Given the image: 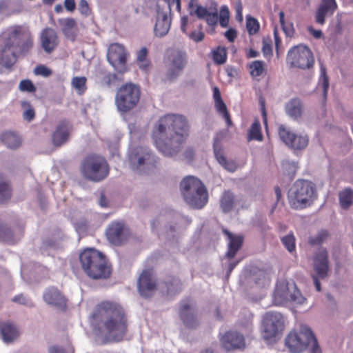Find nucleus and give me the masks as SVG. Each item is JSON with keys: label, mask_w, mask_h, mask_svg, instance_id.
<instances>
[{"label": "nucleus", "mask_w": 353, "mask_h": 353, "mask_svg": "<svg viewBox=\"0 0 353 353\" xmlns=\"http://www.w3.org/2000/svg\"><path fill=\"white\" fill-rule=\"evenodd\" d=\"M312 330L299 323L288 333V350L291 353H301L306 350L314 336Z\"/></svg>", "instance_id": "obj_9"}, {"label": "nucleus", "mask_w": 353, "mask_h": 353, "mask_svg": "<svg viewBox=\"0 0 353 353\" xmlns=\"http://www.w3.org/2000/svg\"><path fill=\"white\" fill-rule=\"evenodd\" d=\"M336 8L337 5L335 0H321L316 12V22L323 25L325 23L326 16L332 15Z\"/></svg>", "instance_id": "obj_25"}, {"label": "nucleus", "mask_w": 353, "mask_h": 353, "mask_svg": "<svg viewBox=\"0 0 353 353\" xmlns=\"http://www.w3.org/2000/svg\"><path fill=\"white\" fill-rule=\"evenodd\" d=\"M329 236L327 230H321L316 235L309 238V243L312 245H318L323 243Z\"/></svg>", "instance_id": "obj_45"}, {"label": "nucleus", "mask_w": 353, "mask_h": 353, "mask_svg": "<svg viewBox=\"0 0 353 353\" xmlns=\"http://www.w3.org/2000/svg\"><path fill=\"white\" fill-rule=\"evenodd\" d=\"M108 241L114 245H121L125 240L127 228L122 221H112L105 231Z\"/></svg>", "instance_id": "obj_18"}, {"label": "nucleus", "mask_w": 353, "mask_h": 353, "mask_svg": "<svg viewBox=\"0 0 353 353\" xmlns=\"http://www.w3.org/2000/svg\"><path fill=\"white\" fill-rule=\"evenodd\" d=\"M290 205L294 209H303L310 206L317 197L316 185L312 181L299 179L292 185Z\"/></svg>", "instance_id": "obj_5"}, {"label": "nucleus", "mask_w": 353, "mask_h": 353, "mask_svg": "<svg viewBox=\"0 0 353 353\" xmlns=\"http://www.w3.org/2000/svg\"><path fill=\"white\" fill-rule=\"evenodd\" d=\"M39 40L41 48L48 54L52 53L59 43L57 33L51 28H46L41 31Z\"/></svg>", "instance_id": "obj_21"}, {"label": "nucleus", "mask_w": 353, "mask_h": 353, "mask_svg": "<svg viewBox=\"0 0 353 353\" xmlns=\"http://www.w3.org/2000/svg\"><path fill=\"white\" fill-rule=\"evenodd\" d=\"M12 196V188L8 181L0 179V203L8 201Z\"/></svg>", "instance_id": "obj_42"}, {"label": "nucleus", "mask_w": 353, "mask_h": 353, "mask_svg": "<svg viewBox=\"0 0 353 353\" xmlns=\"http://www.w3.org/2000/svg\"><path fill=\"white\" fill-rule=\"evenodd\" d=\"M79 10L81 14L85 16H88L90 14L91 10L86 0L80 1L79 3Z\"/></svg>", "instance_id": "obj_55"}, {"label": "nucleus", "mask_w": 353, "mask_h": 353, "mask_svg": "<svg viewBox=\"0 0 353 353\" xmlns=\"http://www.w3.org/2000/svg\"><path fill=\"white\" fill-rule=\"evenodd\" d=\"M214 106L218 112L223 118L225 119L228 127H230L232 125V122L230 118V113L227 109L226 105L223 100L214 102Z\"/></svg>", "instance_id": "obj_43"}, {"label": "nucleus", "mask_w": 353, "mask_h": 353, "mask_svg": "<svg viewBox=\"0 0 353 353\" xmlns=\"http://www.w3.org/2000/svg\"><path fill=\"white\" fill-rule=\"evenodd\" d=\"M43 297L45 302L48 305H54L61 309L66 307V299L57 288L50 287L46 289Z\"/></svg>", "instance_id": "obj_23"}, {"label": "nucleus", "mask_w": 353, "mask_h": 353, "mask_svg": "<svg viewBox=\"0 0 353 353\" xmlns=\"http://www.w3.org/2000/svg\"><path fill=\"white\" fill-rule=\"evenodd\" d=\"M321 72L323 79V98L326 99L329 88V79L326 74V69L323 64L321 65Z\"/></svg>", "instance_id": "obj_50"}, {"label": "nucleus", "mask_w": 353, "mask_h": 353, "mask_svg": "<svg viewBox=\"0 0 353 353\" xmlns=\"http://www.w3.org/2000/svg\"><path fill=\"white\" fill-rule=\"evenodd\" d=\"M128 52L124 46L114 43L109 46L107 52V59L110 64L120 73L127 70L126 62Z\"/></svg>", "instance_id": "obj_12"}, {"label": "nucleus", "mask_w": 353, "mask_h": 353, "mask_svg": "<svg viewBox=\"0 0 353 353\" xmlns=\"http://www.w3.org/2000/svg\"><path fill=\"white\" fill-rule=\"evenodd\" d=\"M87 79L85 77H74L72 79V87L75 89L79 95H82L87 90Z\"/></svg>", "instance_id": "obj_40"}, {"label": "nucleus", "mask_w": 353, "mask_h": 353, "mask_svg": "<svg viewBox=\"0 0 353 353\" xmlns=\"http://www.w3.org/2000/svg\"><path fill=\"white\" fill-rule=\"evenodd\" d=\"M223 233L229 240L226 256L232 259L242 247L244 237L241 234H233L227 230H223Z\"/></svg>", "instance_id": "obj_26"}, {"label": "nucleus", "mask_w": 353, "mask_h": 353, "mask_svg": "<svg viewBox=\"0 0 353 353\" xmlns=\"http://www.w3.org/2000/svg\"><path fill=\"white\" fill-rule=\"evenodd\" d=\"M291 67L300 69H310L313 67L314 59L312 51L304 45H298L288 51Z\"/></svg>", "instance_id": "obj_10"}, {"label": "nucleus", "mask_w": 353, "mask_h": 353, "mask_svg": "<svg viewBox=\"0 0 353 353\" xmlns=\"http://www.w3.org/2000/svg\"><path fill=\"white\" fill-rule=\"evenodd\" d=\"M137 286L141 296L143 297H149L154 293L157 283L152 269L143 270L138 279Z\"/></svg>", "instance_id": "obj_16"}, {"label": "nucleus", "mask_w": 353, "mask_h": 353, "mask_svg": "<svg viewBox=\"0 0 353 353\" xmlns=\"http://www.w3.org/2000/svg\"><path fill=\"white\" fill-rule=\"evenodd\" d=\"M184 157L188 161H192L194 157V150L192 148H188L184 152Z\"/></svg>", "instance_id": "obj_61"}, {"label": "nucleus", "mask_w": 353, "mask_h": 353, "mask_svg": "<svg viewBox=\"0 0 353 353\" xmlns=\"http://www.w3.org/2000/svg\"><path fill=\"white\" fill-rule=\"evenodd\" d=\"M264 64L262 61H254L250 65V74L252 77H259L264 71Z\"/></svg>", "instance_id": "obj_46"}, {"label": "nucleus", "mask_w": 353, "mask_h": 353, "mask_svg": "<svg viewBox=\"0 0 353 353\" xmlns=\"http://www.w3.org/2000/svg\"><path fill=\"white\" fill-rule=\"evenodd\" d=\"M188 136L189 125L186 118L174 114L161 117L152 134L156 148L165 157L176 155Z\"/></svg>", "instance_id": "obj_1"}, {"label": "nucleus", "mask_w": 353, "mask_h": 353, "mask_svg": "<svg viewBox=\"0 0 353 353\" xmlns=\"http://www.w3.org/2000/svg\"><path fill=\"white\" fill-rule=\"evenodd\" d=\"M140 97L139 86L132 83H126L117 91L115 104L119 112L126 113L138 105Z\"/></svg>", "instance_id": "obj_8"}, {"label": "nucleus", "mask_w": 353, "mask_h": 353, "mask_svg": "<svg viewBox=\"0 0 353 353\" xmlns=\"http://www.w3.org/2000/svg\"><path fill=\"white\" fill-rule=\"evenodd\" d=\"M259 23L255 18L252 17L247 18L246 28L250 35L256 34L259 30Z\"/></svg>", "instance_id": "obj_47"}, {"label": "nucleus", "mask_w": 353, "mask_h": 353, "mask_svg": "<svg viewBox=\"0 0 353 353\" xmlns=\"http://www.w3.org/2000/svg\"><path fill=\"white\" fill-rule=\"evenodd\" d=\"M287 303V292L281 285H276L274 292V303L276 305H284Z\"/></svg>", "instance_id": "obj_41"}, {"label": "nucleus", "mask_w": 353, "mask_h": 353, "mask_svg": "<svg viewBox=\"0 0 353 353\" xmlns=\"http://www.w3.org/2000/svg\"><path fill=\"white\" fill-rule=\"evenodd\" d=\"M163 285L165 288V292L168 295H175L182 290L181 280L175 276H168L164 281Z\"/></svg>", "instance_id": "obj_32"}, {"label": "nucleus", "mask_w": 353, "mask_h": 353, "mask_svg": "<svg viewBox=\"0 0 353 353\" xmlns=\"http://www.w3.org/2000/svg\"><path fill=\"white\" fill-rule=\"evenodd\" d=\"M225 36L230 42H233L236 37V32L233 29H229L225 32Z\"/></svg>", "instance_id": "obj_64"}, {"label": "nucleus", "mask_w": 353, "mask_h": 353, "mask_svg": "<svg viewBox=\"0 0 353 353\" xmlns=\"http://www.w3.org/2000/svg\"><path fill=\"white\" fill-rule=\"evenodd\" d=\"M208 25L213 26L215 25L218 21V13L215 11L213 13H210V12L204 18Z\"/></svg>", "instance_id": "obj_57"}, {"label": "nucleus", "mask_w": 353, "mask_h": 353, "mask_svg": "<svg viewBox=\"0 0 353 353\" xmlns=\"http://www.w3.org/2000/svg\"><path fill=\"white\" fill-rule=\"evenodd\" d=\"M148 50L147 48H141L137 53V62L139 68L147 71L150 67V61L147 59Z\"/></svg>", "instance_id": "obj_35"}, {"label": "nucleus", "mask_w": 353, "mask_h": 353, "mask_svg": "<svg viewBox=\"0 0 353 353\" xmlns=\"http://www.w3.org/2000/svg\"><path fill=\"white\" fill-rule=\"evenodd\" d=\"M274 40H275L276 52L277 56L279 57V48H280V46L281 45V39L279 36V32H278V30H277L276 27H275L274 28Z\"/></svg>", "instance_id": "obj_58"}, {"label": "nucleus", "mask_w": 353, "mask_h": 353, "mask_svg": "<svg viewBox=\"0 0 353 353\" xmlns=\"http://www.w3.org/2000/svg\"><path fill=\"white\" fill-rule=\"evenodd\" d=\"M181 29L186 34L190 39L195 42H200L204 39L203 26L201 23L197 24L196 21H188V17H182L181 19Z\"/></svg>", "instance_id": "obj_19"}, {"label": "nucleus", "mask_w": 353, "mask_h": 353, "mask_svg": "<svg viewBox=\"0 0 353 353\" xmlns=\"http://www.w3.org/2000/svg\"><path fill=\"white\" fill-rule=\"evenodd\" d=\"M221 342L223 347L228 351L245 347L243 336L236 332H227L221 339Z\"/></svg>", "instance_id": "obj_22"}, {"label": "nucleus", "mask_w": 353, "mask_h": 353, "mask_svg": "<svg viewBox=\"0 0 353 353\" xmlns=\"http://www.w3.org/2000/svg\"><path fill=\"white\" fill-rule=\"evenodd\" d=\"M11 35L16 41L14 47L19 53H28L33 48L34 37L28 28L16 26L14 27Z\"/></svg>", "instance_id": "obj_11"}, {"label": "nucleus", "mask_w": 353, "mask_h": 353, "mask_svg": "<svg viewBox=\"0 0 353 353\" xmlns=\"http://www.w3.org/2000/svg\"><path fill=\"white\" fill-rule=\"evenodd\" d=\"M304 110V105L299 98H294L290 100L288 103V115L297 120L301 117Z\"/></svg>", "instance_id": "obj_33"}, {"label": "nucleus", "mask_w": 353, "mask_h": 353, "mask_svg": "<svg viewBox=\"0 0 353 353\" xmlns=\"http://www.w3.org/2000/svg\"><path fill=\"white\" fill-rule=\"evenodd\" d=\"M82 270L94 280L107 279L112 274V265L102 252L94 249L84 250L79 256Z\"/></svg>", "instance_id": "obj_3"}, {"label": "nucleus", "mask_w": 353, "mask_h": 353, "mask_svg": "<svg viewBox=\"0 0 353 353\" xmlns=\"http://www.w3.org/2000/svg\"><path fill=\"white\" fill-rule=\"evenodd\" d=\"M72 130V125L69 121L66 120L60 121L52 134L53 145L54 147H61L65 144L69 140Z\"/></svg>", "instance_id": "obj_20"}, {"label": "nucleus", "mask_w": 353, "mask_h": 353, "mask_svg": "<svg viewBox=\"0 0 353 353\" xmlns=\"http://www.w3.org/2000/svg\"><path fill=\"white\" fill-rule=\"evenodd\" d=\"M339 201L342 208L347 210L353 204V190L346 188L339 193Z\"/></svg>", "instance_id": "obj_38"}, {"label": "nucleus", "mask_w": 353, "mask_h": 353, "mask_svg": "<svg viewBox=\"0 0 353 353\" xmlns=\"http://www.w3.org/2000/svg\"><path fill=\"white\" fill-rule=\"evenodd\" d=\"M64 6L68 11L73 12L76 8L74 0H65Z\"/></svg>", "instance_id": "obj_62"}, {"label": "nucleus", "mask_w": 353, "mask_h": 353, "mask_svg": "<svg viewBox=\"0 0 353 353\" xmlns=\"http://www.w3.org/2000/svg\"><path fill=\"white\" fill-rule=\"evenodd\" d=\"M308 137L288 132V147L295 153L304 150L308 145Z\"/></svg>", "instance_id": "obj_28"}, {"label": "nucleus", "mask_w": 353, "mask_h": 353, "mask_svg": "<svg viewBox=\"0 0 353 353\" xmlns=\"http://www.w3.org/2000/svg\"><path fill=\"white\" fill-rule=\"evenodd\" d=\"M80 171L85 179L99 182L108 176L110 168L105 158L91 154L81 161Z\"/></svg>", "instance_id": "obj_6"}, {"label": "nucleus", "mask_w": 353, "mask_h": 353, "mask_svg": "<svg viewBox=\"0 0 353 353\" xmlns=\"http://www.w3.org/2000/svg\"><path fill=\"white\" fill-rule=\"evenodd\" d=\"M34 73L37 75L48 77L51 75L52 70L43 65H40L35 68Z\"/></svg>", "instance_id": "obj_53"}, {"label": "nucleus", "mask_w": 353, "mask_h": 353, "mask_svg": "<svg viewBox=\"0 0 353 353\" xmlns=\"http://www.w3.org/2000/svg\"><path fill=\"white\" fill-rule=\"evenodd\" d=\"M279 134L282 141L287 144V130L283 125H281L279 128Z\"/></svg>", "instance_id": "obj_63"}, {"label": "nucleus", "mask_w": 353, "mask_h": 353, "mask_svg": "<svg viewBox=\"0 0 353 353\" xmlns=\"http://www.w3.org/2000/svg\"><path fill=\"white\" fill-rule=\"evenodd\" d=\"M212 56L214 62L217 65L225 63L227 60V50L225 47L218 46L212 50Z\"/></svg>", "instance_id": "obj_39"}, {"label": "nucleus", "mask_w": 353, "mask_h": 353, "mask_svg": "<svg viewBox=\"0 0 353 353\" xmlns=\"http://www.w3.org/2000/svg\"><path fill=\"white\" fill-rule=\"evenodd\" d=\"M188 10L191 15H196L199 19H204L208 14L207 8L197 3V0H190L188 3Z\"/></svg>", "instance_id": "obj_34"}, {"label": "nucleus", "mask_w": 353, "mask_h": 353, "mask_svg": "<svg viewBox=\"0 0 353 353\" xmlns=\"http://www.w3.org/2000/svg\"><path fill=\"white\" fill-rule=\"evenodd\" d=\"M310 343H312V346L309 349V353H322L321 347L314 334L310 339Z\"/></svg>", "instance_id": "obj_56"}, {"label": "nucleus", "mask_w": 353, "mask_h": 353, "mask_svg": "<svg viewBox=\"0 0 353 353\" xmlns=\"http://www.w3.org/2000/svg\"><path fill=\"white\" fill-rule=\"evenodd\" d=\"M136 150V152H132L130 156V162L134 167L139 168L144 164L153 163V155L150 150L140 147L137 148Z\"/></svg>", "instance_id": "obj_24"}, {"label": "nucleus", "mask_w": 353, "mask_h": 353, "mask_svg": "<svg viewBox=\"0 0 353 353\" xmlns=\"http://www.w3.org/2000/svg\"><path fill=\"white\" fill-rule=\"evenodd\" d=\"M229 10L226 6H223L220 10L219 22L222 26H225L229 20Z\"/></svg>", "instance_id": "obj_51"}, {"label": "nucleus", "mask_w": 353, "mask_h": 353, "mask_svg": "<svg viewBox=\"0 0 353 353\" xmlns=\"http://www.w3.org/2000/svg\"><path fill=\"white\" fill-rule=\"evenodd\" d=\"M187 56L185 52L174 51L168 57L167 63L166 77L168 80L172 81L177 78L182 72L187 64Z\"/></svg>", "instance_id": "obj_14"}, {"label": "nucleus", "mask_w": 353, "mask_h": 353, "mask_svg": "<svg viewBox=\"0 0 353 353\" xmlns=\"http://www.w3.org/2000/svg\"><path fill=\"white\" fill-rule=\"evenodd\" d=\"M35 116L34 110L33 108H30L27 109L23 113V118L27 121H31Z\"/></svg>", "instance_id": "obj_60"}, {"label": "nucleus", "mask_w": 353, "mask_h": 353, "mask_svg": "<svg viewBox=\"0 0 353 353\" xmlns=\"http://www.w3.org/2000/svg\"><path fill=\"white\" fill-rule=\"evenodd\" d=\"M117 79V74L108 72L107 74H105L104 76L103 77L102 83L108 87H110L112 85V83H114L116 81Z\"/></svg>", "instance_id": "obj_54"}, {"label": "nucleus", "mask_w": 353, "mask_h": 353, "mask_svg": "<svg viewBox=\"0 0 353 353\" xmlns=\"http://www.w3.org/2000/svg\"><path fill=\"white\" fill-rule=\"evenodd\" d=\"M214 152L217 161L226 170L234 172L236 165L233 161H228L224 156L223 150L219 141L215 140L213 145Z\"/></svg>", "instance_id": "obj_30"}, {"label": "nucleus", "mask_w": 353, "mask_h": 353, "mask_svg": "<svg viewBox=\"0 0 353 353\" xmlns=\"http://www.w3.org/2000/svg\"><path fill=\"white\" fill-rule=\"evenodd\" d=\"M0 139L1 142L8 148L16 149L21 143V138L14 132L7 131L1 134Z\"/></svg>", "instance_id": "obj_31"}, {"label": "nucleus", "mask_w": 353, "mask_h": 353, "mask_svg": "<svg viewBox=\"0 0 353 353\" xmlns=\"http://www.w3.org/2000/svg\"><path fill=\"white\" fill-rule=\"evenodd\" d=\"M289 292L288 307L294 314V319H296L298 313H303L309 310V307L305 305L307 299L302 294L295 283H293L292 289Z\"/></svg>", "instance_id": "obj_15"}, {"label": "nucleus", "mask_w": 353, "mask_h": 353, "mask_svg": "<svg viewBox=\"0 0 353 353\" xmlns=\"http://www.w3.org/2000/svg\"><path fill=\"white\" fill-rule=\"evenodd\" d=\"M234 198L233 194L230 191H226L221 196L220 205L224 212H228L233 208Z\"/></svg>", "instance_id": "obj_36"}, {"label": "nucleus", "mask_w": 353, "mask_h": 353, "mask_svg": "<svg viewBox=\"0 0 353 353\" xmlns=\"http://www.w3.org/2000/svg\"><path fill=\"white\" fill-rule=\"evenodd\" d=\"M12 301L14 303H19V304H21V305H28V299H26V297L23 294H18V295H16L14 296Z\"/></svg>", "instance_id": "obj_59"}, {"label": "nucleus", "mask_w": 353, "mask_h": 353, "mask_svg": "<svg viewBox=\"0 0 353 353\" xmlns=\"http://www.w3.org/2000/svg\"><path fill=\"white\" fill-rule=\"evenodd\" d=\"M0 333L6 343L14 341L19 336L17 327L10 321L0 323Z\"/></svg>", "instance_id": "obj_29"}, {"label": "nucleus", "mask_w": 353, "mask_h": 353, "mask_svg": "<svg viewBox=\"0 0 353 353\" xmlns=\"http://www.w3.org/2000/svg\"><path fill=\"white\" fill-rule=\"evenodd\" d=\"M179 315L183 325L188 328H195L199 325L196 312V305L190 298L181 301L179 307Z\"/></svg>", "instance_id": "obj_13"}, {"label": "nucleus", "mask_w": 353, "mask_h": 353, "mask_svg": "<svg viewBox=\"0 0 353 353\" xmlns=\"http://www.w3.org/2000/svg\"><path fill=\"white\" fill-rule=\"evenodd\" d=\"M262 52L265 57H270L272 56V41L270 39L263 40Z\"/></svg>", "instance_id": "obj_52"}, {"label": "nucleus", "mask_w": 353, "mask_h": 353, "mask_svg": "<svg viewBox=\"0 0 353 353\" xmlns=\"http://www.w3.org/2000/svg\"><path fill=\"white\" fill-rule=\"evenodd\" d=\"M92 319L101 332L114 339L122 338L128 331L125 310L115 301H103L97 304L92 314Z\"/></svg>", "instance_id": "obj_2"}, {"label": "nucleus", "mask_w": 353, "mask_h": 353, "mask_svg": "<svg viewBox=\"0 0 353 353\" xmlns=\"http://www.w3.org/2000/svg\"><path fill=\"white\" fill-rule=\"evenodd\" d=\"M60 24L62 26V32L66 37H70L72 30L76 27V21L72 18H67L61 20Z\"/></svg>", "instance_id": "obj_44"}, {"label": "nucleus", "mask_w": 353, "mask_h": 353, "mask_svg": "<svg viewBox=\"0 0 353 353\" xmlns=\"http://www.w3.org/2000/svg\"><path fill=\"white\" fill-rule=\"evenodd\" d=\"M312 269L314 273L321 279H325L328 276L330 270L328 252L326 249L321 248L314 255Z\"/></svg>", "instance_id": "obj_17"}, {"label": "nucleus", "mask_w": 353, "mask_h": 353, "mask_svg": "<svg viewBox=\"0 0 353 353\" xmlns=\"http://www.w3.org/2000/svg\"><path fill=\"white\" fill-rule=\"evenodd\" d=\"M185 202L194 209L203 208L208 201V194L202 181L193 176L185 177L180 184Z\"/></svg>", "instance_id": "obj_4"}, {"label": "nucleus", "mask_w": 353, "mask_h": 353, "mask_svg": "<svg viewBox=\"0 0 353 353\" xmlns=\"http://www.w3.org/2000/svg\"><path fill=\"white\" fill-rule=\"evenodd\" d=\"M170 19L167 13L159 10L157 12V21L154 26V33L156 36H165L170 30Z\"/></svg>", "instance_id": "obj_27"}, {"label": "nucleus", "mask_w": 353, "mask_h": 353, "mask_svg": "<svg viewBox=\"0 0 353 353\" xmlns=\"http://www.w3.org/2000/svg\"><path fill=\"white\" fill-rule=\"evenodd\" d=\"M248 140L249 141L252 140L261 141L263 140L261 124L258 119H255L252 124L248 132Z\"/></svg>", "instance_id": "obj_37"}, {"label": "nucleus", "mask_w": 353, "mask_h": 353, "mask_svg": "<svg viewBox=\"0 0 353 353\" xmlns=\"http://www.w3.org/2000/svg\"><path fill=\"white\" fill-rule=\"evenodd\" d=\"M0 239L6 241H10L13 239L12 230L3 223H0Z\"/></svg>", "instance_id": "obj_48"}, {"label": "nucleus", "mask_w": 353, "mask_h": 353, "mask_svg": "<svg viewBox=\"0 0 353 353\" xmlns=\"http://www.w3.org/2000/svg\"><path fill=\"white\" fill-rule=\"evenodd\" d=\"M285 329L283 316L277 312H267L261 325L263 339L268 345L277 343L283 336Z\"/></svg>", "instance_id": "obj_7"}, {"label": "nucleus", "mask_w": 353, "mask_h": 353, "mask_svg": "<svg viewBox=\"0 0 353 353\" xmlns=\"http://www.w3.org/2000/svg\"><path fill=\"white\" fill-rule=\"evenodd\" d=\"M19 89L22 92H34L36 87L30 79L21 81L19 85Z\"/></svg>", "instance_id": "obj_49"}]
</instances>
